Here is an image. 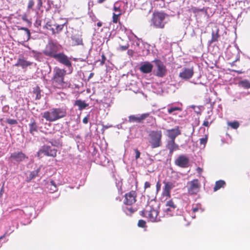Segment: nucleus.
<instances>
[{"mask_svg":"<svg viewBox=\"0 0 250 250\" xmlns=\"http://www.w3.org/2000/svg\"><path fill=\"white\" fill-rule=\"evenodd\" d=\"M194 112L197 113L198 114H201V109L199 107H196V108L194 109Z\"/></svg>","mask_w":250,"mask_h":250,"instance_id":"obj_43","label":"nucleus"},{"mask_svg":"<svg viewBox=\"0 0 250 250\" xmlns=\"http://www.w3.org/2000/svg\"><path fill=\"white\" fill-rule=\"evenodd\" d=\"M31 63V62L25 60L23 58H19L16 65L21 66L22 68H25L30 65Z\"/></svg>","mask_w":250,"mask_h":250,"instance_id":"obj_21","label":"nucleus"},{"mask_svg":"<svg viewBox=\"0 0 250 250\" xmlns=\"http://www.w3.org/2000/svg\"><path fill=\"white\" fill-rule=\"evenodd\" d=\"M166 15L163 12H155L151 19L152 24L156 28H163L165 26Z\"/></svg>","mask_w":250,"mask_h":250,"instance_id":"obj_4","label":"nucleus"},{"mask_svg":"<svg viewBox=\"0 0 250 250\" xmlns=\"http://www.w3.org/2000/svg\"><path fill=\"white\" fill-rule=\"evenodd\" d=\"M40 169V168H38L35 171H33L30 173L29 175V178L30 179H33L34 177H35L38 173L39 170Z\"/></svg>","mask_w":250,"mask_h":250,"instance_id":"obj_32","label":"nucleus"},{"mask_svg":"<svg viewBox=\"0 0 250 250\" xmlns=\"http://www.w3.org/2000/svg\"><path fill=\"white\" fill-rule=\"evenodd\" d=\"M225 184V182L223 180H219L217 181L213 188L214 191H216L219 189L221 187H223Z\"/></svg>","mask_w":250,"mask_h":250,"instance_id":"obj_24","label":"nucleus"},{"mask_svg":"<svg viewBox=\"0 0 250 250\" xmlns=\"http://www.w3.org/2000/svg\"><path fill=\"white\" fill-rule=\"evenodd\" d=\"M188 158L185 155H180L175 161V164L182 167H186L188 166Z\"/></svg>","mask_w":250,"mask_h":250,"instance_id":"obj_14","label":"nucleus"},{"mask_svg":"<svg viewBox=\"0 0 250 250\" xmlns=\"http://www.w3.org/2000/svg\"><path fill=\"white\" fill-rule=\"evenodd\" d=\"M121 13H118V14H115L113 13V17H112V21L114 23H117L118 21L119 17L121 15Z\"/></svg>","mask_w":250,"mask_h":250,"instance_id":"obj_31","label":"nucleus"},{"mask_svg":"<svg viewBox=\"0 0 250 250\" xmlns=\"http://www.w3.org/2000/svg\"><path fill=\"white\" fill-rule=\"evenodd\" d=\"M134 209L131 207H127L125 209V212L126 214H131L134 212Z\"/></svg>","mask_w":250,"mask_h":250,"instance_id":"obj_33","label":"nucleus"},{"mask_svg":"<svg viewBox=\"0 0 250 250\" xmlns=\"http://www.w3.org/2000/svg\"><path fill=\"white\" fill-rule=\"evenodd\" d=\"M22 20L24 21H25L26 22L29 23V21L27 19V17L25 15H23L22 16Z\"/></svg>","mask_w":250,"mask_h":250,"instance_id":"obj_44","label":"nucleus"},{"mask_svg":"<svg viewBox=\"0 0 250 250\" xmlns=\"http://www.w3.org/2000/svg\"><path fill=\"white\" fill-rule=\"evenodd\" d=\"M218 37V30H217L216 32L212 31V38L210 42H212L217 41Z\"/></svg>","mask_w":250,"mask_h":250,"instance_id":"obj_27","label":"nucleus"},{"mask_svg":"<svg viewBox=\"0 0 250 250\" xmlns=\"http://www.w3.org/2000/svg\"><path fill=\"white\" fill-rule=\"evenodd\" d=\"M54 58L67 66H70L71 65L70 61L69 60L68 57L64 54H56Z\"/></svg>","mask_w":250,"mask_h":250,"instance_id":"obj_11","label":"nucleus"},{"mask_svg":"<svg viewBox=\"0 0 250 250\" xmlns=\"http://www.w3.org/2000/svg\"><path fill=\"white\" fill-rule=\"evenodd\" d=\"M66 115L65 109L62 108H54L42 114V117L47 121L54 122L64 117Z\"/></svg>","mask_w":250,"mask_h":250,"instance_id":"obj_1","label":"nucleus"},{"mask_svg":"<svg viewBox=\"0 0 250 250\" xmlns=\"http://www.w3.org/2000/svg\"><path fill=\"white\" fill-rule=\"evenodd\" d=\"M18 30H24L26 32V34L27 41L29 40L30 37V30L28 28H27L26 27H18Z\"/></svg>","mask_w":250,"mask_h":250,"instance_id":"obj_28","label":"nucleus"},{"mask_svg":"<svg viewBox=\"0 0 250 250\" xmlns=\"http://www.w3.org/2000/svg\"><path fill=\"white\" fill-rule=\"evenodd\" d=\"M55 26H56V29L57 31L58 32H59L61 31H62V29L63 26H64V24H60V25L56 24V25H55Z\"/></svg>","mask_w":250,"mask_h":250,"instance_id":"obj_36","label":"nucleus"},{"mask_svg":"<svg viewBox=\"0 0 250 250\" xmlns=\"http://www.w3.org/2000/svg\"><path fill=\"white\" fill-rule=\"evenodd\" d=\"M162 132L160 130L152 131L148 135V142L153 148L160 147L162 145Z\"/></svg>","mask_w":250,"mask_h":250,"instance_id":"obj_2","label":"nucleus"},{"mask_svg":"<svg viewBox=\"0 0 250 250\" xmlns=\"http://www.w3.org/2000/svg\"><path fill=\"white\" fill-rule=\"evenodd\" d=\"M137 45H139V43L138 42H137Z\"/></svg>","mask_w":250,"mask_h":250,"instance_id":"obj_61","label":"nucleus"},{"mask_svg":"<svg viewBox=\"0 0 250 250\" xmlns=\"http://www.w3.org/2000/svg\"><path fill=\"white\" fill-rule=\"evenodd\" d=\"M72 45L82 44L83 41L81 36L79 35H74L71 37Z\"/></svg>","mask_w":250,"mask_h":250,"instance_id":"obj_20","label":"nucleus"},{"mask_svg":"<svg viewBox=\"0 0 250 250\" xmlns=\"http://www.w3.org/2000/svg\"><path fill=\"white\" fill-rule=\"evenodd\" d=\"M113 9L115 12L118 11L119 12V13L121 12V10L119 7H116V6H114Z\"/></svg>","mask_w":250,"mask_h":250,"instance_id":"obj_46","label":"nucleus"},{"mask_svg":"<svg viewBox=\"0 0 250 250\" xmlns=\"http://www.w3.org/2000/svg\"><path fill=\"white\" fill-rule=\"evenodd\" d=\"M153 65L148 62H143L140 66V70L143 73H149L151 72L153 69Z\"/></svg>","mask_w":250,"mask_h":250,"instance_id":"obj_15","label":"nucleus"},{"mask_svg":"<svg viewBox=\"0 0 250 250\" xmlns=\"http://www.w3.org/2000/svg\"><path fill=\"white\" fill-rule=\"evenodd\" d=\"M127 54L129 56H132L133 54V51L132 50H128L127 51Z\"/></svg>","mask_w":250,"mask_h":250,"instance_id":"obj_49","label":"nucleus"},{"mask_svg":"<svg viewBox=\"0 0 250 250\" xmlns=\"http://www.w3.org/2000/svg\"><path fill=\"white\" fill-rule=\"evenodd\" d=\"M134 151H135V159L137 160L140 156V152L137 149H135Z\"/></svg>","mask_w":250,"mask_h":250,"instance_id":"obj_41","label":"nucleus"},{"mask_svg":"<svg viewBox=\"0 0 250 250\" xmlns=\"http://www.w3.org/2000/svg\"><path fill=\"white\" fill-rule=\"evenodd\" d=\"M181 134V131L179 126H176L174 128L167 129V134L171 140H175V138Z\"/></svg>","mask_w":250,"mask_h":250,"instance_id":"obj_16","label":"nucleus"},{"mask_svg":"<svg viewBox=\"0 0 250 250\" xmlns=\"http://www.w3.org/2000/svg\"><path fill=\"white\" fill-rule=\"evenodd\" d=\"M108 127L109 126H106V125H103V128H105V129H106V128H108Z\"/></svg>","mask_w":250,"mask_h":250,"instance_id":"obj_58","label":"nucleus"},{"mask_svg":"<svg viewBox=\"0 0 250 250\" xmlns=\"http://www.w3.org/2000/svg\"><path fill=\"white\" fill-rule=\"evenodd\" d=\"M28 157L22 152H14L11 153L10 159L17 162H21L23 161Z\"/></svg>","mask_w":250,"mask_h":250,"instance_id":"obj_12","label":"nucleus"},{"mask_svg":"<svg viewBox=\"0 0 250 250\" xmlns=\"http://www.w3.org/2000/svg\"><path fill=\"white\" fill-rule=\"evenodd\" d=\"M6 122L9 125H16L18 123L16 120L12 119H7Z\"/></svg>","mask_w":250,"mask_h":250,"instance_id":"obj_34","label":"nucleus"},{"mask_svg":"<svg viewBox=\"0 0 250 250\" xmlns=\"http://www.w3.org/2000/svg\"><path fill=\"white\" fill-rule=\"evenodd\" d=\"M156 187H157V190H158L160 189V185L159 184V183H157V184L156 185Z\"/></svg>","mask_w":250,"mask_h":250,"instance_id":"obj_52","label":"nucleus"},{"mask_svg":"<svg viewBox=\"0 0 250 250\" xmlns=\"http://www.w3.org/2000/svg\"><path fill=\"white\" fill-rule=\"evenodd\" d=\"M34 4V1L33 0H29L28 3L27 8L30 9L32 8Z\"/></svg>","mask_w":250,"mask_h":250,"instance_id":"obj_40","label":"nucleus"},{"mask_svg":"<svg viewBox=\"0 0 250 250\" xmlns=\"http://www.w3.org/2000/svg\"><path fill=\"white\" fill-rule=\"evenodd\" d=\"M228 125L233 129H237L239 126V123L236 121L233 122H228Z\"/></svg>","mask_w":250,"mask_h":250,"instance_id":"obj_29","label":"nucleus"},{"mask_svg":"<svg viewBox=\"0 0 250 250\" xmlns=\"http://www.w3.org/2000/svg\"><path fill=\"white\" fill-rule=\"evenodd\" d=\"M88 117H85L83 119V122L84 124H86L88 123Z\"/></svg>","mask_w":250,"mask_h":250,"instance_id":"obj_45","label":"nucleus"},{"mask_svg":"<svg viewBox=\"0 0 250 250\" xmlns=\"http://www.w3.org/2000/svg\"><path fill=\"white\" fill-rule=\"evenodd\" d=\"M174 209L172 208L167 207V208L165 209V211L167 213V214L168 215H171L172 214V211Z\"/></svg>","mask_w":250,"mask_h":250,"instance_id":"obj_37","label":"nucleus"},{"mask_svg":"<svg viewBox=\"0 0 250 250\" xmlns=\"http://www.w3.org/2000/svg\"><path fill=\"white\" fill-rule=\"evenodd\" d=\"M105 0H98V2L100 3H103Z\"/></svg>","mask_w":250,"mask_h":250,"instance_id":"obj_55","label":"nucleus"},{"mask_svg":"<svg viewBox=\"0 0 250 250\" xmlns=\"http://www.w3.org/2000/svg\"><path fill=\"white\" fill-rule=\"evenodd\" d=\"M174 186L171 182H166L165 183V188L163 191V195L164 196L169 197L170 191L171 189L174 188Z\"/></svg>","mask_w":250,"mask_h":250,"instance_id":"obj_18","label":"nucleus"},{"mask_svg":"<svg viewBox=\"0 0 250 250\" xmlns=\"http://www.w3.org/2000/svg\"><path fill=\"white\" fill-rule=\"evenodd\" d=\"M93 76V73H91L89 75V78H91V77H92Z\"/></svg>","mask_w":250,"mask_h":250,"instance_id":"obj_56","label":"nucleus"},{"mask_svg":"<svg viewBox=\"0 0 250 250\" xmlns=\"http://www.w3.org/2000/svg\"><path fill=\"white\" fill-rule=\"evenodd\" d=\"M125 199L124 203L127 205H131L136 202V192L134 191H131L126 193L125 196Z\"/></svg>","mask_w":250,"mask_h":250,"instance_id":"obj_13","label":"nucleus"},{"mask_svg":"<svg viewBox=\"0 0 250 250\" xmlns=\"http://www.w3.org/2000/svg\"><path fill=\"white\" fill-rule=\"evenodd\" d=\"M42 153L48 156L55 157L56 156L57 150L49 146H44L38 152V156H40Z\"/></svg>","mask_w":250,"mask_h":250,"instance_id":"obj_7","label":"nucleus"},{"mask_svg":"<svg viewBox=\"0 0 250 250\" xmlns=\"http://www.w3.org/2000/svg\"><path fill=\"white\" fill-rule=\"evenodd\" d=\"M166 205L167 207H169L173 209H175L176 208V206L172 200H169L167 201Z\"/></svg>","mask_w":250,"mask_h":250,"instance_id":"obj_30","label":"nucleus"},{"mask_svg":"<svg viewBox=\"0 0 250 250\" xmlns=\"http://www.w3.org/2000/svg\"><path fill=\"white\" fill-rule=\"evenodd\" d=\"M50 183H51V185L52 186H53L54 187V189H52V190H53L55 191V190H56L55 189H56V185H55V184L54 182H53V181H51V182H50Z\"/></svg>","mask_w":250,"mask_h":250,"instance_id":"obj_50","label":"nucleus"},{"mask_svg":"<svg viewBox=\"0 0 250 250\" xmlns=\"http://www.w3.org/2000/svg\"><path fill=\"white\" fill-rule=\"evenodd\" d=\"M186 188L188 194L195 195L199 191L201 185L198 180L194 179L188 182Z\"/></svg>","mask_w":250,"mask_h":250,"instance_id":"obj_6","label":"nucleus"},{"mask_svg":"<svg viewBox=\"0 0 250 250\" xmlns=\"http://www.w3.org/2000/svg\"><path fill=\"white\" fill-rule=\"evenodd\" d=\"M194 74L192 67L189 68H184L179 73V76L182 79L188 80L190 79Z\"/></svg>","mask_w":250,"mask_h":250,"instance_id":"obj_10","label":"nucleus"},{"mask_svg":"<svg viewBox=\"0 0 250 250\" xmlns=\"http://www.w3.org/2000/svg\"><path fill=\"white\" fill-rule=\"evenodd\" d=\"M37 6L39 9L42 6V0H37Z\"/></svg>","mask_w":250,"mask_h":250,"instance_id":"obj_42","label":"nucleus"},{"mask_svg":"<svg viewBox=\"0 0 250 250\" xmlns=\"http://www.w3.org/2000/svg\"><path fill=\"white\" fill-rule=\"evenodd\" d=\"M119 46L117 48L118 50L119 51H124L126 50L129 47V44L128 43H125L124 44H121V43L119 42Z\"/></svg>","mask_w":250,"mask_h":250,"instance_id":"obj_26","label":"nucleus"},{"mask_svg":"<svg viewBox=\"0 0 250 250\" xmlns=\"http://www.w3.org/2000/svg\"><path fill=\"white\" fill-rule=\"evenodd\" d=\"M168 107H169L168 108L167 112L169 114H171L176 111L182 110V109L179 107L170 106L169 105H168Z\"/></svg>","mask_w":250,"mask_h":250,"instance_id":"obj_25","label":"nucleus"},{"mask_svg":"<svg viewBox=\"0 0 250 250\" xmlns=\"http://www.w3.org/2000/svg\"><path fill=\"white\" fill-rule=\"evenodd\" d=\"M149 113H144L141 115L135 116L131 115L129 117V121L130 122H138L140 123L142 121L145 120L149 116Z\"/></svg>","mask_w":250,"mask_h":250,"instance_id":"obj_17","label":"nucleus"},{"mask_svg":"<svg viewBox=\"0 0 250 250\" xmlns=\"http://www.w3.org/2000/svg\"><path fill=\"white\" fill-rule=\"evenodd\" d=\"M97 25L99 26V27H101L102 26V23L101 22H98L97 23Z\"/></svg>","mask_w":250,"mask_h":250,"instance_id":"obj_57","label":"nucleus"},{"mask_svg":"<svg viewBox=\"0 0 250 250\" xmlns=\"http://www.w3.org/2000/svg\"><path fill=\"white\" fill-rule=\"evenodd\" d=\"M3 237H4V236H1V237L0 238V239H1Z\"/></svg>","mask_w":250,"mask_h":250,"instance_id":"obj_59","label":"nucleus"},{"mask_svg":"<svg viewBox=\"0 0 250 250\" xmlns=\"http://www.w3.org/2000/svg\"><path fill=\"white\" fill-rule=\"evenodd\" d=\"M29 126L30 127L29 131L31 133L33 134L34 132L37 131L38 127L35 121L33 119H31Z\"/></svg>","mask_w":250,"mask_h":250,"instance_id":"obj_22","label":"nucleus"},{"mask_svg":"<svg viewBox=\"0 0 250 250\" xmlns=\"http://www.w3.org/2000/svg\"><path fill=\"white\" fill-rule=\"evenodd\" d=\"M207 137L202 138L200 139V143L201 145H203L204 147L205 146L206 144L207 143Z\"/></svg>","mask_w":250,"mask_h":250,"instance_id":"obj_39","label":"nucleus"},{"mask_svg":"<svg viewBox=\"0 0 250 250\" xmlns=\"http://www.w3.org/2000/svg\"><path fill=\"white\" fill-rule=\"evenodd\" d=\"M167 147L169 150L170 153H172L174 150L178 149V146L175 143V141L170 140L168 141Z\"/></svg>","mask_w":250,"mask_h":250,"instance_id":"obj_19","label":"nucleus"},{"mask_svg":"<svg viewBox=\"0 0 250 250\" xmlns=\"http://www.w3.org/2000/svg\"><path fill=\"white\" fill-rule=\"evenodd\" d=\"M156 69L155 71V75L159 77H164L167 73V69L165 66L160 61H156Z\"/></svg>","mask_w":250,"mask_h":250,"instance_id":"obj_9","label":"nucleus"},{"mask_svg":"<svg viewBox=\"0 0 250 250\" xmlns=\"http://www.w3.org/2000/svg\"><path fill=\"white\" fill-rule=\"evenodd\" d=\"M58 50V46L52 42H49L46 46L44 50L45 55L53 58L56 55Z\"/></svg>","mask_w":250,"mask_h":250,"instance_id":"obj_8","label":"nucleus"},{"mask_svg":"<svg viewBox=\"0 0 250 250\" xmlns=\"http://www.w3.org/2000/svg\"><path fill=\"white\" fill-rule=\"evenodd\" d=\"M209 125V122L207 120V121H205L204 122H203V125L205 126H208Z\"/></svg>","mask_w":250,"mask_h":250,"instance_id":"obj_48","label":"nucleus"},{"mask_svg":"<svg viewBox=\"0 0 250 250\" xmlns=\"http://www.w3.org/2000/svg\"><path fill=\"white\" fill-rule=\"evenodd\" d=\"M241 83L244 87L247 88L250 87V83L248 81H243L241 82Z\"/></svg>","mask_w":250,"mask_h":250,"instance_id":"obj_35","label":"nucleus"},{"mask_svg":"<svg viewBox=\"0 0 250 250\" xmlns=\"http://www.w3.org/2000/svg\"><path fill=\"white\" fill-rule=\"evenodd\" d=\"M150 186V184L148 182H146L145 183V188H149Z\"/></svg>","mask_w":250,"mask_h":250,"instance_id":"obj_47","label":"nucleus"},{"mask_svg":"<svg viewBox=\"0 0 250 250\" xmlns=\"http://www.w3.org/2000/svg\"><path fill=\"white\" fill-rule=\"evenodd\" d=\"M54 73L53 82L59 88L63 87L65 84L64 82V77L66 73V70L55 67L54 69Z\"/></svg>","mask_w":250,"mask_h":250,"instance_id":"obj_3","label":"nucleus"},{"mask_svg":"<svg viewBox=\"0 0 250 250\" xmlns=\"http://www.w3.org/2000/svg\"><path fill=\"white\" fill-rule=\"evenodd\" d=\"M142 214L144 217L147 218L151 222H155L160 221V217H158V211L151 207H147L143 211Z\"/></svg>","mask_w":250,"mask_h":250,"instance_id":"obj_5","label":"nucleus"},{"mask_svg":"<svg viewBox=\"0 0 250 250\" xmlns=\"http://www.w3.org/2000/svg\"><path fill=\"white\" fill-rule=\"evenodd\" d=\"M198 210V208H193L192 211L193 212H195Z\"/></svg>","mask_w":250,"mask_h":250,"instance_id":"obj_53","label":"nucleus"},{"mask_svg":"<svg viewBox=\"0 0 250 250\" xmlns=\"http://www.w3.org/2000/svg\"><path fill=\"white\" fill-rule=\"evenodd\" d=\"M75 105L79 107V110H82L87 106V104L84 101L81 100H77L75 102Z\"/></svg>","mask_w":250,"mask_h":250,"instance_id":"obj_23","label":"nucleus"},{"mask_svg":"<svg viewBox=\"0 0 250 250\" xmlns=\"http://www.w3.org/2000/svg\"><path fill=\"white\" fill-rule=\"evenodd\" d=\"M146 222L143 220H140L138 223V226L139 227L144 228L145 227Z\"/></svg>","mask_w":250,"mask_h":250,"instance_id":"obj_38","label":"nucleus"},{"mask_svg":"<svg viewBox=\"0 0 250 250\" xmlns=\"http://www.w3.org/2000/svg\"><path fill=\"white\" fill-rule=\"evenodd\" d=\"M198 107V106H195V105H191V106H189V107H190V108H193V109H194V108H196V107Z\"/></svg>","mask_w":250,"mask_h":250,"instance_id":"obj_54","label":"nucleus"},{"mask_svg":"<svg viewBox=\"0 0 250 250\" xmlns=\"http://www.w3.org/2000/svg\"><path fill=\"white\" fill-rule=\"evenodd\" d=\"M197 172H198L199 174H200V173L202 172V169L201 168H200V167H198L197 168Z\"/></svg>","mask_w":250,"mask_h":250,"instance_id":"obj_51","label":"nucleus"},{"mask_svg":"<svg viewBox=\"0 0 250 250\" xmlns=\"http://www.w3.org/2000/svg\"><path fill=\"white\" fill-rule=\"evenodd\" d=\"M209 118V116H208V118H206L207 120H208Z\"/></svg>","mask_w":250,"mask_h":250,"instance_id":"obj_60","label":"nucleus"}]
</instances>
